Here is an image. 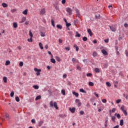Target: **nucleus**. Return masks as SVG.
Masks as SVG:
<instances>
[{
	"instance_id": "obj_34",
	"label": "nucleus",
	"mask_w": 128,
	"mask_h": 128,
	"mask_svg": "<svg viewBox=\"0 0 128 128\" xmlns=\"http://www.w3.org/2000/svg\"><path fill=\"white\" fill-rule=\"evenodd\" d=\"M50 60H51V62H52V63H53V64H55V63H56V60H55L54 59L52 58V59H51Z\"/></svg>"
},
{
	"instance_id": "obj_32",
	"label": "nucleus",
	"mask_w": 128,
	"mask_h": 128,
	"mask_svg": "<svg viewBox=\"0 0 128 128\" xmlns=\"http://www.w3.org/2000/svg\"><path fill=\"white\" fill-rule=\"evenodd\" d=\"M122 112H124V115L126 116L128 115V112H126V110H124V111H122Z\"/></svg>"
},
{
	"instance_id": "obj_4",
	"label": "nucleus",
	"mask_w": 128,
	"mask_h": 128,
	"mask_svg": "<svg viewBox=\"0 0 128 128\" xmlns=\"http://www.w3.org/2000/svg\"><path fill=\"white\" fill-rule=\"evenodd\" d=\"M46 13L45 9L44 8L43 9H42L41 11L40 12V14L43 15Z\"/></svg>"
},
{
	"instance_id": "obj_56",
	"label": "nucleus",
	"mask_w": 128,
	"mask_h": 128,
	"mask_svg": "<svg viewBox=\"0 0 128 128\" xmlns=\"http://www.w3.org/2000/svg\"><path fill=\"white\" fill-rule=\"evenodd\" d=\"M66 0H62V4H64L66 3Z\"/></svg>"
},
{
	"instance_id": "obj_9",
	"label": "nucleus",
	"mask_w": 128,
	"mask_h": 128,
	"mask_svg": "<svg viewBox=\"0 0 128 128\" xmlns=\"http://www.w3.org/2000/svg\"><path fill=\"white\" fill-rule=\"evenodd\" d=\"M88 32L90 36H92V33L90 29L88 30Z\"/></svg>"
},
{
	"instance_id": "obj_43",
	"label": "nucleus",
	"mask_w": 128,
	"mask_h": 128,
	"mask_svg": "<svg viewBox=\"0 0 128 128\" xmlns=\"http://www.w3.org/2000/svg\"><path fill=\"white\" fill-rule=\"evenodd\" d=\"M72 61L74 62H76V61L78 62V60H76V58H73L72 60Z\"/></svg>"
},
{
	"instance_id": "obj_64",
	"label": "nucleus",
	"mask_w": 128,
	"mask_h": 128,
	"mask_svg": "<svg viewBox=\"0 0 128 128\" xmlns=\"http://www.w3.org/2000/svg\"><path fill=\"white\" fill-rule=\"evenodd\" d=\"M126 54L127 56H128V52L127 50H126Z\"/></svg>"
},
{
	"instance_id": "obj_13",
	"label": "nucleus",
	"mask_w": 128,
	"mask_h": 128,
	"mask_svg": "<svg viewBox=\"0 0 128 128\" xmlns=\"http://www.w3.org/2000/svg\"><path fill=\"white\" fill-rule=\"evenodd\" d=\"M44 123V122L42 120H40L38 122V126H40Z\"/></svg>"
},
{
	"instance_id": "obj_3",
	"label": "nucleus",
	"mask_w": 128,
	"mask_h": 128,
	"mask_svg": "<svg viewBox=\"0 0 128 128\" xmlns=\"http://www.w3.org/2000/svg\"><path fill=\"white\" fill-rule=\"evenodd\" d=\"M66 10L68 13L69 15L72 14V10L71 8H69V7H68V8H66Z\"/></svg>"
},
{
	"instance_id": "obj_29",
	"label": "nucleus",
	"mask_w": 128,
	"mask_h": 128,
	"mask_svg": "<svg viewBox=\"0 0 128 128\" xmlns=\"http://www.w3.org/2000/svg\"><path fill=\"white\" fill-rule=\"evenodd\" d=\"M62 94L64 96L66 94V91H65V90H62Z\"/></svg>"
},
{
	"instance_id": "obj_18",
	"label": "nucleus",
	"mask_w": 128,
	"mask_h": 128,
	"mask_svg": "<svg viewBox=\"0 0 128 128\" xmlns=\"http://www.w3.org/2000/svg\"><path fill=\"white\" fill-rule=\"evenodd\" d=\"M10 64V62L9 60H7V61L6 62L5 65H6V66H8V65H9Z\"/></svg>"
},
{
	"instance_id": "obj_51",
	"label": "nucleus",
	"mask_w": 128,
	"mask_h": 128,
	"mask_svg": "<svg viewBox=\"0 0 128 128\" xmlns=\"http://www.w3.org/2000/svg\"><path fill=\"white\" fill-rule=\"evenodd\" d=\"M124 96L126 99H128V94L125 95L124 94Z\"/></svg>"
},
{
	"instance_id": "obj_24",
	"label": "nucleus",
	"mask_w": 128,
	"mask_h": 128,
	"mask_svg": "<svg viewBox=\"0 0 128 128\" xmlns=\"http://www.w3.org/2000/svg\"><path fill=\"white\" fill-rule=\"evenodd\" d=\"M2 6L4 8H6L8 6L7 4H6V3H3L2 4Z\"/></svg>"
},
{
	"instance_id": "obj_28",
	"label": "nucleus",
	"mask_w": 128,
	"mask_h": 128,
	"mask_svg": "<svg viewBox=\"0 0 128 128\" xmlns=\"http://www.w3.org/2000/svg\"><path fill=\"white\" fill-rule=\"evenodd\" d=\"M56 27L60 29V30H61L62 28V26L61 25H60V24L57 25Z\"/></svg>"
},
{
	"instance_id": "obj_48",
	"label": "nucleus",
	"mask_w": 128,
	"mask_h": 128,
	"mask_svg": "<svg viewBox=\"0 0 128 128\" xmlns=\"http://www.w3.org/2000/svg\"><path fill=\"white\" fill-rule=\"evenodd\" d=\"M30 24V21H27L24 23L25 25H28Z\"/></svg>"
},
{
	"instance_id": "obj_23",
	"label": "nucleus",
	"mask_w": 128,
	"mask_h": 128,
	"mask_svg": "<svg viewBox=\"0 0 128 128\" xmlns=\"http://www.w3.org/2000/svg\"><path fill=\"white\" fill-rule=\"evenodd\" d=\"M33 88H34V89H36V90H38V88H39L38 86H37V85L34 86H33Z\"/></svg>"
},
{
	"instance_id": "obj_37",
	"label": "nucleus",
	"mask_w": 128,
	"mask_h": 128,
	"mask_svg": "<svg viewBox=\"0 0 128 128\" xmlns=\"http://www.w3.org/2000/svg\"><path fill=\"white\" fill-rule=\"evenodd\" d=\"M81 35L78 34V32H76V37L80 38V37Z\"/></svg>"
},
{
	"instance_id": "obj_58",
	"label": "nucleus",
	"mask_w": 128,
	"mask_h": 128,
	"mask_svg": "<svg viewBox=\"0 0 128 128\" xmlns=\"http://www.w3.org/2000/svg\"><path fill=\"white\" fill-rule=\"evenodd\" d=\"M58 41L60 44H62V39H59Z\"/></svg>"
},
{
	"instance_id": "obj_44",
	"label": "nucleus",
	"mask_w": 128,
	"mask_h": 128,
	"mask_svg": "<svg viewBox=\"0 0 128 128\" xmlns=\"http://www.w3.org/2000/svg\"><path fill=\"white\" fill-rule=\"evenodd\" d=\"M66 24V26L67 28H68V27H70L71 26L70 24H68V22Z\"/></svg>"
},
{
	"instance_id": "obj_22",
	"label": "nucleus",
	"mask_w": 128,
	"mask_h": 128,
	"mask_svg": "<svg viewBox=\"0 0 128 128\" xmlns=\"http://www.w3.org/2000/svg\"><path fill=\"white\" fill-rule=\"evenodd\" d=\"M96 18L97 19H99L100 18V14H96Z\"/></svg>"
},
{
	"instance_id": "obj_26",
	"label": "nucleus",
	"mask_w": 128,
	"mask_h": 128,
	"mask_svg": "<svg viewBox=\"0 0 128 128\" xmlns=\"http://www.w3.org/2000/svg\"><path fill=\"white\" fill-rule=\"evenodd\" d=\"M56 60L58 62H60L61 61V60L60 59V58L58 56H56Z\"/></svg>"
},
{
	"instance_id": "obj_33",
	"label": "nucleus",
	"mask_w": 128,
	"mask_h": 128,
	"mask_svg": "<svg viewBox=\"0 0 128 128\" xmlns=\"http://www.w3.org/2000/svg\"><path fill=\"white\" fill-rule=\"evenodd\" d=\"M82 40L84 42H86L88 40V38L84 36Z\"/></svg>"
},
{
	"instance_id": "obj_61",
	"label": "nucleus",
	"mask_w": 128,
	"mask_h": 128,
	"mask_svg": "<svg viewBox=\"0 0 128 128\" xmlns=\"http://www.w3.org/2000/svg\"><path fill=\"white\" fill-rule=\"evenodd\" d=\"M93 55H94V56H96L97 54H96V52H94L93 53Z\"/></svg>"
},
{
	"instance_id": "obj_50",
	"label": "nucleus",
	"mask_w": 128,
	"mask_h": 128,
	"mask_svg": "<svg viewBox=\"0 0 128 128\" xmlns=\"http://www.w3.org/2000/svg\"><path fill=\"white\" fill-rule=\"evenodd\" d=\"M65 49L68 51L70 50V48L69 47H66L65 48Z\"/></svg>"
},
{
	"instance_id": "obj_36",
	"label": "nucleus",
	"mask_w": 128,
	"mask_h": 128,
	"mask_svg": "<svg viewBox=\"0 0 128 128\" xmlns=\"http://www.w3.org/2000/svg\"><path fill=\"white\" fill-rule=\"evenodd\" d=\"M16 100L18 102H20V98L18 96L16 97Z\"/></svg>"
},
{
	"instance_id": "obj_42",
	"label": "nucleus",
	"mask_w": 128,
	"mask_h": 128,
	"mask_svg": "<svg viewBox=\"0 0 128 128\" xmlns=\"http://www.w3.org/2000/svg\"><path fill=\"white\" fill-rule=\"evenodd\" d=\"M80 115H83L84 114V112L83 110H82L80 112Z\"/></svg>"
},
{
	"instance_id": "obj_15",
	"label": "nucleus",
	"mask_w": 128,
	"mask_h": 128,
	"mask_svg": "<svg viewBox=\"0 0 128 128\" xmlns=\"http://www.w3.org/2000/svg\"><path fill=\"white\" fill-rule=\"evenodd\" d=\"M41 98V96H38L36 97L35 100H40Z\"/></svg>"
},
{
	"instance_id": "obj_25",
	"label": "nucleus",
	"mask_w": 128,
	"mask_h": 128,
	"mask_svg": "<svg viewBox=\"0 0 128 128\" xmlns=\"http://www.w3.org/2000/svg\"><path fill=\"white\" fill-rule=\"evenodd\" d=\"M124 120H120V125L121 126H123V124H124Z\"/></svg>"
},
{
	"instance_id": "obj_55",
	"label": "nucleus",
	"mask_w": 128,
	"mask_h": 128,
	"mask_svg": "<svg viewBox=\"0 0 128 128\" xmlns=\"http://www.w3.org/2000/svg\"><path fill=\"white\" fill-rule=\"evenodd\" d=\"M76 16L78 18L80 16V12L76 13Z\"/></svg>"
},
{
	"instance_id": "obj_63",
	"label": "nucleus",
	"mask_w": 128,
	"mask_h": 128,
	"mask_svg": "<svg viewBox=\"0 0 128 128\" xmlns=\"http://www.w3.org/2000/svg\"><path fill=\"white\" fill-rule=\"evenodd\" d=\"M93 42H94V44H96V43H97V40H94Z\"/></svg>"
},
{
	"instance_id": "obj_59",
	"label": "nucleus",
	"mask_w": 128,
	"mask_h": 128,
	"mask_svg": "<svg viewBox=\"0 0 128 128\" xmlns=\"http://www.w3.org/2000/svg\"><path fill=\"white\" fill-rule=\"evenodd\" d=\"M124 26L126 27V28H128V24H125L124 25Z\"/></svg>"
},
{
	"instance_id": "obj_1",
	"label": "nucleus",
	"mask_w": 128,
	"mask_h": 128,
	"mask_svg": "<svg viewBox=\"0 0 128 128\" xmlns=\"http://www.w3.org/2000/svg\"><path fill=\"white\" fill-rule=\"evenodd\" d=\"M50 105L52 108L54 106L56 108V110H58V108L57 106V103L56 102H54L53 101H51L50 102Z\"/></svg>"
},
{
	"instance_id": "obj_8",
	"label": "nucleus",
	"mask_w": 128,
	"mask_h": 128,
	"mask_svg": "<svg viewBox=\"0 0 128 128\" xmlns=\"http://www.w3.org/2000/svg\"><path fill=\"white\" fill-rule=\"evenodd\" d=\"M69 110L72 112V113H74L75 112V110H76V108H70L69 109Z\"/></svg>"
},
{
	"instance_id": "obj_52",
	"label": "nucleus",
	"mask_w": 128,
	"mask_h": 128,
	"mask_svg": "<svg viewBox=\"0 0 128 128\" xmlns=\"http://www.w3.org/2000/svg\"><path fill=\"white\" fill-rule=\"evenodd\" d=\"M67 77V75L66 74H64L63 75V78H66Z\"/></svg>"
},
{
	"instance_id": "obj_62",
	"label": "nucleus",
	"mask_w": 128,
	"mask_h": 128,
	"mask_svg": "<svg viewBox=\"0 0 128 128\" xmlns=\"http://www.w3.org/2000/svg\"><path fill=\"white\" fill-rule=\"evenodd\" d=\"M116 111V108H114L112 110V112H114Z\"/></svg>"
},
{
	"instance_id": "obj_47",
	"label": "nucleus",
	"mask_w": 128,
	"mask_h": 128,
	"mask_svg": "<svg viewBox=\"0 0 128 128\" xmlns=\"http://www.w3.org/2000/svg\"><path fill=\"white\" fill-rule=\"evenodd\" d=\"M23 65H24V63H23L22 62H21L20 63V66H22Z\"/></svg>"
},
{
	"instance_id": "obj_20",
	"label": "nucleus",
	"mask_w": 128,
	"mask_h": 128,
	"mask_svg": "<svg viewBox=\"0 0 128 128\" xmlns=\"http://www.w3.org/2000/svg\"><path fill=\"white\" fill-rule=\"evenodd\" d=\"M52 24L53 26V27H55L54 21L53 20H52Z\"/></svg>"
},
{
	"instance_id": "obj_11",
	"label": "nucleus",
	"mask_w": 128,
	"mask_h": 128,
	"mask_svg": "<svg viewBox=\"0 0 128 128\" xmlns=\"http://www.w3.org/2000/svg\"><path fill=\"white\" fill-rule=\"evenodd\" d=\"M114 116H116V117H117L118 119H120V118H121V116H120V114H117L116 113L115 114H114Z\"/></svg>"
},
{
	"instance_id": "obj_54",
	"label": "nucleus",
	"mask_w": 128,
	"mask_h": 128,
	"mask_svg": "<svg viewBox=\"0 0 128 128\" xmlns=\"http://www.w3.org/2000/svg\"><path fill=\"white\" fill-rule=\"evenodd\" d=\"M120 109L123 112L124 110V106H122L121 108H120Z\"/></svg>"
},
{
	"instance_id": "obj_35",
	"label": "nucleus",
	"mask_w": 128,
	"mask_h": 128,
	"mask_svg": "<svg viewBox=\"0 0 128 128\" xmlns=\"http://www.w3.org/2000/svg\"><path fill=\"white\" fill-rule=\"evenodd\" d=\"M106 84L108 86H109V87L111 86V84L109 82H106Z\"/></svg>"
},
{
	"instance_id": "obj_39",
	"label": "nucleus",
	"mask_w": 128,
	"mask_h": 128,
	"mask_svg": "<svg viewBox=\"0 0 128 128\" xmlns=\"http://www.w3.org/2000/svg\"><path fill=\"white\" fill-rule=\"evenodd\" d=\"M28 42H32V38H28Z\"/></svg>"
},
{
	"instance_id": "obj_57",
	"label": "nucleus",
	"mask_w": 128,
	"mask_h": 128,
	"mask_svg": "<svg viewBox=\"0 0 128 128\" xmlns=\"http://www.w3.org/2000/svg\"><path fill=\"white\" fill-rule=\"evenodd\" d=\"M81 105H82V103H81L80 102H79L78 103V106H81Z\"/></svg>"
},
{
	"instance_id": "obj_5",
	"label": "nucleus",
	"mask_w": 128,
	"mask_h": 128,
	"mask_svg": "<svg viewBox=\"0 0 128 128\" xmlns=\"http://www.w3.org/2000/svg\"><path fill=\"white\" fill-rule=\"evenodd\" d=\"M26 20V17H23L21 20V21L20 22V24H22Z\"/></svg>"
},
{
	"instance_id": "obj_10",
	"label": "nucleus",
	"mask_w": 128,
	"mask_h": 128,
	"mask_svg": "<svg viewBox=\"0 0 128 128\" xmlns=\"http://www.w3.org/2000/svg\"><path fill=\"white\" fill-rule=\"evenodd\" d=\"M72 94H74V95L76 97H78V96H79V94H78V93H77V92H72Z\"/></svg>"
},
{
	"instance_id": "obj_14",
	"label": "nucleus",
	"mask_w": 128,
	"mask_h": 128,
	"mask_svg": "<svg viewBox=\"0 0 128 128\" xmlns=\"http://www.w3.org/2000/svg\"><path fill=\"white\" fill-rule=\"evenodd\" d=\"M111 117H112V121L114 122H115V120H116V116H111Z\"/></svg>"
},
{
	"instance_id": "obj_17",
	"label": "nucleus",
	"mask_w": 128,
	"mask_h": 128,
	"mask_svg": "<svg viewBox=\"0 0 128 128\" xmlns=\"http://www.w3.org/2000/svg\"><path fill=\"white\" fill-rule=\"evenodd\" d=\"M3 80H4V83H6V82H7V78H6V77H4L3 78Z\"/></svg>"
},
{
	"instance_id": "obj_53",
	"label": "nucleus",
	"mask_w": 128,
	"mask_h": 128,
	"mask_svg": "<svg viewBox=\"0 0 128 128\" xmlns=\"http://www.w3.org/2000/svg\"><path fill=\"white\" fill-rule=\"evenodd\" d=\"M121 102V100H116V103L119 104Z\"/></svg>"
},
{
	"instance_id": "obj_16",
	"label": "nucleus",
	"mask_w": 128,
	"mask_h": 128,
	"mask_svg": "<svg viewBox=\"0 0 128 128\" xmlns=\"http://www.w3.org/2000/svg\"><path fill=\"white\" fill-rule=\"evenodd\" d=\"M13 26L14 27V28H16L18 27V24L16 22H14L13 24Z\"/></svg>"
},
{
	"instance_id": "obj_27",
	"label": "nucleus",
	"mask_w": 128,
	"mask_h": 128,
	"mask_svg": "<svg viewBox=\"0 0 128 128\" xmlns=\"http://www.w3.org/2000/svg\"><path fill=\"white\" fill-rule=\"evenodd\" d=\"M39 46H40V48H41L42 50H43V49H44V48H43V46H42V44L41 42H40V43L39 44Z\"/></svg>"
},
{
	"instance_id": "obj_6",
	"label": "nucleus",
	"mask_w": 128,
	"mask_h": 128,
	"mask_svg": "<svg viewBox=\"0 0 128 128\" xmlns=\"http://www.w3.org/2000/svg\"><path fill=\"white\" fill-rule=\"evenodd\" d=\"M102 53L104 55V56H108V52H106V50H102Z\"/></svg>"
},
{
	"instance_id": "obj_60",
	"label": "nucleus",
	"mask_w": 128,
	"mask_h": 128,
	"mask_svg": "<svg viewBox=\"0 0 128 128\" xmlns=\"http://www.w3.org/2000/svg\"><path fill=\"white\" fill-rule=\"evenodd\" d=\"M104 42H105L106 43H108V42H109V40H108V39L105 40H104Z\"/></svg>"
},
{
	"instance_id": "obj_30",
	"label": "nucleus",
	"mask_w": 128,
	"mask_h": 128,
	"mask_svg": "<svg viewBox=\"0 0 128 128\" xmlns=\"http://www.w3.org/2000/svg\"><path fill=\"white\" fill-rule=\"evenodd\" d=\"M88 84H89L90 86H94V84L92 82H89Z\"/></svg>"
},
{
	"instance_id": "obj_7",
	"label": "nucleus",
	"mask_w": 128,
	"mask_h": 128,
	"mask_svg": "<svg viewBox=\"0 0 128 128\" xmlns=\"http://www.w3.org/2000/svg\"><path fill=\"white\" fill-rule=\"evenodd\" d=\"M110 28L112 32H116V28L115 27L110 26Z\"/></svg>"
},
{
	"instance_id": "obj_19",
	"label": "nucleus",
	"mask_w": 128,
	"mask_h": 128,
	"mask_svg": "<svg viewBox=\"0 0 128 128\" xmlns=\"http://www.w3.org/2000/svg\"><path fill=\"white\" fill-rule=\"evenodd\" d=\"M29 35L30 36V38H32L33 37V34L30 30Z\"/></svg>"
},
{
	"instance_id": "obj_12",
	"label": "nucleus",
	"mask_w": 128,
	"mask_h": 128,
	"mask_svg": "<svg viewBox=\"0 0 128 128\" xmlns=\"http://www.w3.org/2000/svg\"><path fill=\"white\" fill-rule=\"evenodd\" d=\"M28 9H26V10H24L23 12H22V14L24 15H26L28 14Z\"/></svg>"
},
{
	"instance_id": "obj_41",
	"label": "nucleus",
	"mask_w": 128,
	"mask_h": 128,
	"mask_svg": "<svg viewBox=\"0 0 128 128\" xmlns=\"http://www.w3.org/2000/svg\"><path fill=\"white\" fill-rule=\"evenodd\" d=\"M5 116H6V118L8 120L9 119V117H8V114H6Z\"/></svg>"
},
{
	"instance_id": "obj_49",
	"label": "nucleus",
	"mask_w": 128,
	"mask_h": 128,
	"mask_svg": "<svg viewBox=\"0 0 128 128\" xmlns=\"http://www.w3.org/2000/svg\"><path fill=\"white\" fill-rule=\"evenodd\" d=\"M31 122H32V123H34V124L36 123V120H35L34 119L32 120Z\"/></svg>"
},
{
	"instance_id": "obj_2",
	"label": "nucleus",
	"mask_w": 128,
	"mask_h": 128,
	"mask_svg": "<svg viewBox=\"0 0 128 128\" xmlns=\"http://www.w3.org/2000/svg\"><path fill=\"white\" fill-rule=\"evenodd\" d=\"M34 70L35 72H36V76H38L40 75V72L42 71L40 69H38L36 68H34Z\"/></svg>"
},
{
	"instance_id": "obj_38",
	"label": "nucleus",
	"mask_w": 128,
	"mask_h": 128,
	"mask_svg": "<svg viewBox=\"0 0 128 128\" xmlns=\"http://www.w3.org/2000/svg\"><path fill=\"white\" fill-rule=\"evenodd\" d=\"M80 92H83V93H86V92L84 90H83L82 88L80 89Z\"/></svg>"
},
{
	"instance_id": "obj_31",
	"label": "nucleus",
	"mask_w": 128,
	"mask_h": 128,
	"mask_svg": "<svg viewBox=\"0 0 128 128\" xmlns=\"http://www.w3.org/2000/svg\"><path fill=\"white\" fill-rule=\"evenodd\" d=\"M40 36H42V37H44L45 36V34L42 32H40Z\"/></svg>"
},
{
	"instance_id": "obj_40",
	"label": "nucleus",
	"mask_w": 128,
	"mask_h": 128,
	"mask_svg": "<svg viewBox=\"0 0 128 128\" xmlns=\"http://www.w3.org/2000/svg\"><path fill=\"white\" fill-rule=\"evenodd\" d=\"M92 76V74L91 73H88L86 74V76L88 77L91 76Z\"/></svg>"
},
{
	"instance_id": "obj_45",
	"label": "nucleus",
	"mask_w": 128,
	"mask_h": 128,
	"mask_svg": "<svg viewBox=\"0 0 128 128\" xmlns=\"http://www.w3.org/2000/svg\"><path fill=\"white\" fill-rule=\"evenodd\" d=\"M14 92H12L11 93H10V96L11 97H12L14 96Z\"/></svg>"
},
{
	"instance_id": "obj_46",
	"label": "nucleus",
	"mask_w": 128,
	"mask_h": 128,
	"mask_svg": "<svg viewBox=\"0 0 128 128\" xmlns=\"http://www.w3.org/2000/svg\"><path fill=\"white\" fill-rule=\"evenodd\" d=\"M102 102H104V103H106V102H107V100H106V99H103V100H102Z\"/></svg>"
},
{
	"instance_id": "obj_21",
	"label": "nucleus",
	"mask_w": 128,
	"mask_h": 128,
	"mask_svg": "<svg viewBox=\"0 0 128 128\" xmlns=\"http://www.w3.org/2000/svg\"><path fill=\"white\" fill-rule=\"evenodd\" d=\"M94 70H95L96 72V73L100 72V70L98 68H96Z\"/></svg>"
}]
</instances>
